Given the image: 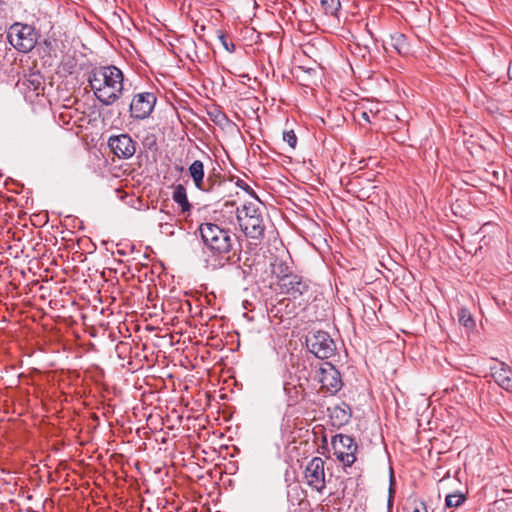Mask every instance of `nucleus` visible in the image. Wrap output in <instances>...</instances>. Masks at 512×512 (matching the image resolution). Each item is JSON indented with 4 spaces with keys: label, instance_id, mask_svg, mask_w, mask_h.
I'll list each match as a JSON object with an SVG mask.
<instances>
[{
    "label": "nucleus",
    "instance_id": "nucleus-16",
    "mask_svg": "<svg viewBox=\"0 0 512 512\" xmlns=\"http://www.w3.org/2000/svg\"><path fill=\"white\" fill-rule=\"evenodd\" d=\"M172 199L180 205L182 213L190 212L192 206L188 201L186 189L182 184H178L174 187Z\"/></svg>",
    "mask_w": 512,
    "mask_h": 512
},
{
    "label": "nucleus",
    "instance_id": "nucleus-14",
    "mask_svg": "<svg viewBox=\"0 0 512 512\" xmlns=\"http://www.w3.org/2000/svg\"><path fill=\"white\" fill-rule=\"evenodd\" d=\"M328 411L330 412V418L334 426L340 427L345 425L351 418V409L349 405L345 403L329 408Z\"/></svg>",
    "mask_w": 512,
    "mask_h": 512
},
{
    "label": "nucleus",
    "instance_id": "nucleus-15",
    "mask_svg": "<svg viewBox=\"0 0 512 512\" xmlns=\"http://www.w3.org/2000/svg\"><path fill=\"white\" fill-rule=\"evenodd\" d=\"M189 174L198 189L204 188V165L202 161L195 160L188 168Z\"/></svg>",
    "mask_w": 512,
    "mask_h": 512
},
{
    "label": "nucleus",
    "instance_id": "nucleus-25",
    "mask_svg": "<svg viewBox=\"0 0 512 512\" xmlns=\"http://www.w3.org/2000/svg\"><path fill=\"white\" fill-rule=\"evenodd\" d=\"M142 144L145 149L150 151L157 150V137L154 133H147V135L143 138Z\"/></svg>",
    "mask_w": 512,
    "mask_h": 512
},
{
    "label": "nucleus",
    "instance_id": "nucleus-37",
    "mask_svg": "<svg viewBox=\"0 0 512 512\" xmlns=\"http://www.w3.org/2000/svg\"><path fill=\"white\" fill-rule=\"evenodd\" d=\"M508 77L509 79H512V74H510V67L508 68Z\"/></svg>",
    "mask_w": 512,
    "mask_h": 512
},
{
    "label": "nucleus",
    "instance_id": "nucleus-24",
    "mask_svg": "<svg viewBox=\"0 0 512 512\" xmlns=\"http://www.w3.org/2000/svg\"><path fill=\"white\" fill-rule=\"evenodd\" d=\"M321 5L326 13L335 14L340 8L339 0H321Z\"/></svg>",
    "mask_w": 512,
    "mask_h": 512
},
{
    "label": "nucleus",
    "instance_id": "nucleus-29",
    "mask_svg": "<svg viewBox=\"0 0 512 512\" xmlns=\"http://www.w3.org/2000/svg\"><path fill=\"white\" fill-rule=\"evenodd\" d=\"M216 185H220L218 180L212 176H209L207 180L204 181V188L200 190L203 192H213Z\"/></svg>",
    "mask_w": 512,
    "mask_h": 512
},
{
    "label": "nucleus",
    "instance_id": "nucleus-31",
    "mask_svg": "<svg viewBox=\"0 0 512 512\" xmlns=\"http://www.w3.org/2000/svg\"><path fill=\"white\" fill-rule=\"evenodd\" d=\"M236 184H237L238 187H240L243 190L247 191L248 193L254 195L253 189L248 184H246L243 180H238L236 182Z\"/></svg>",
    "mask_w": 512,
    "mask_h": 512
},
{
    "label": "nucleus",
    "instance_id": "nucleus-26",
    "mask_svg": "<svg viewBox=\"0 0 512 512\" xmlns=\"http://www.w3.org/2000/svg\"><path fill=\"white\" fill-rule=\"evenodd\" d=\"M217 39L220 41L221 45L224 47L225 50H227L228 52L235 51V44L229 38V34H217Z\"/></svg>",
    "mask_w": 512,
    "mask_h": 512
},
{
    "label": "nucleus",
    "instance_id": "nucleus-34",
    "mask_svg": "<svg viewBox=\"0 0 512 512\" xmlns=\"http://www.w3.org/2000/svg\"><path fill=\"white\" fill-rule=\"evenodd\" d=\"M362 116H363L364 119L368 120V114L366 112H363Z\"/></svg>",
    "mask_w": 512,
    "mask_h": 512
},
{
    "label": "nucleus",
    "instance_id": "nucleus-10",
    "mask_svg": "<svg viewBox=\"0 0 512 512\" xmlns=\"http://www.w3.org/2000/svg\"><path fill=\"white\" fill-rule=\"evenodd\" d=\"M280 288L283 293L293 299H298L309 291L307 282L298 275L285 277L283 283L280 284Z\"/></svg>",
    "mask_w": 512,
    "mask_h": 512
},
{
    "label": "nucleus",
    "instance_id": "nucleus-11",
    "mask_svg": "<svg viewBox=\"0 0 512 512\" xmlns=\"http://www.w3.org/2000/svg\"><path fill=\"white\" fill-rule=\"evenodd\" d=\"M241 230L243 233L253 239V240H261L264 237L265 224L262 214H257V216H253V218H245L241 221H238Z\"/></svg>",
    "mask_w": 512,
    "mask_h": 512
},
{
    "label": "nucleus",
    "instance_id": "nucleus-9",
    "mask_svg": "<svg viewBox=\"0 0 512 512\" xmlns=\"http://www.w3.org/2000/svg\"><path fill=\"white\" fill-rule=\"evenodd\" d=\"M305 478L307 484L321 492L325 488L324 461L320 457H314L306 466Z\"/></svg>",
    "mask_w": 512,
    "mask_h": 512
},
{
    "label": "nucleus",
    "instance_id": "nucleus-30",
    "mask_svg": "<svg viewBox=\"0 0 512 512\" xmlns=\"http://www.w3.org/2000/svg\"><path fill=\"white\" fill-rule=\"evenodd\" d=\"M209 115L214 116L213 120L215 122H222L226 119V116L218 110H216L215 113L210 112Z\"/></svg>",
    "mask_w": 512,
    "mask_h": 512
},
{
    "label": "nucleus",
    "instance_id": "nucleus-35",
    "mask_svg": "<svg viewBox=\"0 0 512 512\" xmlns=\"http://www.w3.org/2000/svg\"><path fill=\"white\" fill-rule=\"evenodd\" d=\"M314 72H315V70L312 68L307 69V73H309V74L314 73Z\"/></svg>",
    "mask_w": 512,
    "mask_h": 512
},
{
    "label": "nucleus",
    "instance_id": "nucleus-18",
    "mask_svg": "<svg viewBox=\"0 0 512 512\" xmlns=\"http://www.w3.org/2000/svg\"><path fill=\"white\" fill-rule=\"evenodd\" d=\"M390 38V47L397 51L399 54H406L409 52V45L406 41L405 34H388Z\"/></svg>",
    "mask_w": 512,
    "mask_h": 512
},
{
    "label": "nucleus",
    "instance_id": "nucleus-1",
    "mask_svg": "<svg viewBox=\"0 0 512 512\" xmlns=\"http://www.w3.org/2000/svg\"><path fill=\"white\" fill-rule=\"evenodd\" d=\"M198 231L204 246L213 258V268H221L235 263V253H232L233 243L230 231L211 222L202 223Z\"/></svg>",
    "mask_w": 512,
    "mask_h": 512
},
{
    "label": "nucleus",
    "instance_id": "nucleus-33",
    "mask_svg": "<svg viewBox=\"0 0 512 512\" xmlns=\"http://www.w3.org/2000/svg\"><path fill=\"white\" fill-rule=\"evenodd\" d=\"M11 28L15 29V30H20V29H26L28 27H27V25H24L21 23H15Z\"/></svg>",
    "mask_w": 512,
    "mask_h": 512
},
{
    "label": "nucleus",
    "instance_id": "nucleus-6",
    "mask_svg": "<svg viewBox=\"0 0 512 512\" xmlns=\"http://www.w3.org/2000/svg\"><path fill=\"white\" fill-rule=\"evenodd\" d=\"M319 382L321 389L335 394L342 387L340 372L330 362L323 363L319 368Z\"/></svg>",
    "mask_w": 512,
    "mask_h": 512
},
{
    "label": "nucleus",
    "instance_id": "nucleus-19",
    "mask_svg": "<svg viewBox=\"0 0 512 512\" xmlns=\"http://www.w3.org/2000/svg\"><path fill=\"white\" fill-rule=\"evenodd\" d=\"M272 266V274H274L279 280L280 284L283 283V279L289 276H295L289 273V266L282 260L275 259Z\"/></svg>",
    "mask_w": 512,
    "mask_h": 512
},
{
    "label": "nucleus",
    "instance_id": "nucleus-36",
    "mask_svg": "<svg viewBox=\"0 0 512 512\" xmlns=\"http://www.w3.org/2000/svg\"><path fill=\"white\" fill-rule=\"evenodd\" d=\"M176 170L182 172L183 171V167L182 166H180V167L176 166Z\"/></svg>",
    "mask_w": 512,
    "mask_h": 512
},
{
    "label": "nucleus",
    "instance_id": "nucleus-28",
    "mask_svg": "<svg viewBox=\"0 0 512 512\" xmlns=\"http://www.w3.org/2000/svg\"><path fill=\"white\" fill-rule=\"evenodd\" d=\"M283 140L288 143L291 148H295L297 144V137L293 130L283 132Z\"/></svg>",
    "mask_w": 512,
    "mask_h": 512
},
{
    "label": "nucleus",
    "instance_id": "nucleus-7",
    "mask_svg": "<svg viewBox=\"0 0 512 512\" xmlns=\"http://www.w3.org/2000/svg\"><path fill=\"white\" fill-rule=\"evenodd\" d=\"M165 39L159 38V41L164 45H168L170 51L175 55L186 54L195 52V41L187 34H164Z\"/></svg>",
    "mask_w": 512,
    "mask_h": 512
},
{
    "label": "nucleus",
    "instance_id": "nucleus-13",
    "mask_svg": "<svg viewBox=\"0 0 512 512\" xmlns=\"http://www.w3.org/2000/svg\"><path fill=\"white\" fill-rule=\"evenodd\" d=\"M491 374L494 381L505 390H512V370L504 362L491 367Z\"/></svg>",
    "mask_w": 512,
    "mask_h": 512
},
{
    "label": "nucleus",
    "instance_id": "nucleus-22",
    "mask_svg": "<svg viewBox=\"0 0 512 512\" xmlns=\"http://www.w3.org/2000/svg\"><path fill=\"white\" fill-rule=\"evenodd\" d=\"M309 361L306 360V359H303V358H299L297 359V362L295 364V368H296V374L298 375V378L299 379H305V380H308L310 374H309V370H308V366H309Z\"/></svg>",
    "mask_w": 512,
    "mask_h": 512
},
{
    "label": "nucleus",
    "instance_id": "nucleus-32",
    "mask_svg": "<svg viewBox=\"0 0 512 512\" xmlns=\"http://www.w3.org/2000/svg\"><path fill=\"white\" fill-rule=\"evenodd\" d=\"M386 36H387L386 38L381 39V45L386 52H389L390 49H392V48L390 47V38H389L388 34H386Z\"/></svg>",
    "mask_w": 512,
    "mask_h": 512
},
{
    "label": "nucleus",
    "instance_id": "nucleus-20",
    "mask_svg": "<svg viewBox=\"0 0 512 512\" xmlns=\"http://www.w3.org/2000/svg\"><path fill=\"white\" fill-rule=\"evenodd\" d=\"M466 500V497L462 493H450L446 495L445 506L447 508H457L461 506Z\"/></svg>",
    "mask_w": 512,
    "mask_h": 512
},
{
    "label": "nucleus",
    "instance_id": "nucleus-4",
    "mask_svg": "<svg viewBox=\"0 0 512 512\" xmlns=\"http://www.w3.org/2000/svg\"><path fill=\"white\" fill-rule=\"evenodd\" d=\"M333 455L344 466H352L356 460L358 445L355 439L349 435L336 434L331 439Z\"/></svg>",
    "mask_w": 512,
    "mask_h": 512
},
{
    "label": "nucleus",
    "instance_id": "nucleus-12",
    "mask_svg": "<svg viewBox=\"0 0 512 512\" xmlns=\"http://www.w3.org/2000/svg\"><path fill=\"white\" fill-rule=\"evenodd\" d=\"M7 40L18 51H31L38 41L37 34H7Z\"/></svg>",
    "mask_w": 512,
    "mask_h": 512
},
{
    "label": "nucleus",
    "instance_id": "nucleus-23",
    "mask_svg": "<svg viewBox=\"0 0 512 512\" xmlns=\"http://www.w3.org/2000/svg\"><path fill=\"white\" fill-rule=\"evenodd\" d=\"M407 512H428L424 501L414 499L408 503Z\"/></svg>",
    "mask_w": 512,
    "mask_h": 512
},
{
    "label": "nucleus",
    "instance_id": "nucleus-17",
    "mask_svg": "<svg viewBox=\"0 0 512 512\" xmlns=\"http://www.w3.org/2000/svg\"><path fill=\"white\" fill-rule=\"evenodd\" d=\"M257 214H262L260 206L259 204L253 202L246 203L241 208H237L236 210L237 221H241L245 218H253V216H257Z\"/></svg>",
    "mask_w": 512,
    "mask_h": 512
},
{
    "label": "nucleus",
    "instance_id": "nucleus-8",
    "mask_svg": "<svg viewBox=\"0 0 512 512\" xmlns=\"http://www.w3.org/2000/svg\"><path fill=\"white\" fill-rule=\"evenodd\" d=\"M108 146L120 159H129L136 152V144L128 134L110 136Z\"/></svg>",
    "mask_w": 512,
    "mask_h": 512
},
{
    "label": "nucleus",
    "instance_id": "nucleus-21",
    "mask_svg": "<svg viewBox=\"0 0 512 512\" xmlns=\"http://www.w3.org/2000/svg\"><path fill=\"white\" fill-rule=\"evenodd\" d=\"M458 321L464 327L471 329L475 326V322L472 318L470 311L466 308H460L457 313Z\"/></svg>",
    "mask_w": 512,
    "mask_h": 512
},
{
    "label": "nucleus",
    "instance_id": "nucleus-2",
    "mask_svg": "<svg viewBox=\"0 0 512 512\" xmlns=\"http://www.w3.org/2000/svg\"><path fill=\"white\" fill-rule=\"evenodd\" d=\"M88 81L97 99L107 106L118 100L123 90V74L116 66L94 68Z\"/></svg>",
    "mask_w": 512,
    "mask_h": 512
},
{
    "label": "nucleus",
    "instance_id": "nucleus-5",
    "mask_svg": "<svg viewBox=\"0 0 512 512\" xmlns=\"http://www.w3.org/2000/svg\"><path fill=\"white\" fill-rule=\"evenodd\" d=\"M156 103L154 93L143 92L136 94L130 103V115L137 120H143L150 116Z\"/></svg>",
    "mask_w": 512,
    "mask_h": 512
},
{
    "label": "nucleus",
    "instance_id": "nucleus-3",
    "mask_svg": "<svg viewBox=\"0 0 512 512\" xmlns=\"http://www.w3.org/2000/svg\"><path fill=\"white\" fill-rule=\"evenodd\" d=\"M306 346L315 357L328 359L336 352V344L330 334L323 330H312L306 335Z\"/></svg>",
    "mask_w": 512,
    "mask_h": 512
},
{
    "label": "nucleus",
    "instance_id": "nucleus-27",
    "mask_svg": "<svg viewBox=\"0 0 512 512\" xmlns=\"http://www.w3.org/2000/svg\"><path fill=\"white\" fill-rule=\"evenodd\" d=\"M355 40L357 41H360V39L358 37H356L354 34H350ZM361 36H363L361 38V41L363 43V45L365 46V48L369 49V44L370 43H374L375 45H377L378 43V39L377 38H374V34L372 33H369V34H360Z\"/></svg>",
    "mask_w": 512,
    "mask_h": 512
}]
</instances>
